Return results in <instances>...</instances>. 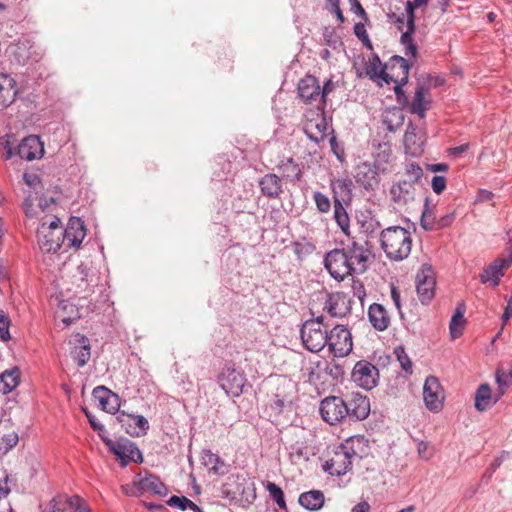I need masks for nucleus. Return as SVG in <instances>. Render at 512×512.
I'll return each mask as SVG.
<instances>
[{"mask_svg": "<svg viewBox=\"0 0 512 512\" xmlns=\"http://www.w3.org/2000/svg\"><path fill=\"white\" fill-rule=\"evenodd\" d=\"M394 353L396 355L397 360L400 363L401 368L406 372L411 374L412 373V362L407 355L405 349L401 346L396 347L394 350Z\"/></svg>", "mask_w": 512, "mask_h": 512, "instance_id": "obj_47", "label": "nucleus"}, {"mask_svg": "<svg viewBox=\"0 0 512 512\" xmlns=\"http://www.w3.org/2000/svg\"><path fill=\"white\" fill-rule=\"evenodd\" d=\"M335 89V83L329 79L324 83L323 88H320V97L322 98V101L320 105H324L326 102V97L329 95L333 90Z\"/></svg>", "mask_w": 512, "mask_h": 512, "instance_id": "obj_57", "label": "nucleus"}, {"mask_svg": "<svg viewBox=\"0 0 512 512\" xmlns=\"http://www.w3.org/2000/svg\"><path fill=\"white\" fill-rule=\"evenodd\" d=\"M218 382L227 394L239 396L242 393L246 378L233 365H226L218 377Z\"/></svg>", "mask_w": 512, "mask_h": 512, "instance_id": "obj_12", "label": "nucleus"}, {"mask_svg": "<svg viewBox=\"0 0 512 512\" xmlns=\"http://www.w3.org/2000/svg\"><path fill=\"white\" fill-rule=\"evenodd\" d=\"M368 317L371 325L378 331H384L390 324V317L385 307L378 303L370 305Z\"/></svg>", "mask_w": 512, "mask_h": 512, "instance_id": "obj_28", "label": "nucleus"}, {"mask_svg": "<svg viewBox=\"0 0 512 512\" xmlns=\"http://www.w3.org/2000/svg\"><path fill=\"white\" fill-rule=\"evenodd\" d=\"M259 185L262 194L268 198H277L282 193L281 179L275 174L265 175Z\"/></svg>", "mask_w": 512, "mask_h": 512, "instance_id": "obj_30", "label": "nucleus"}, {"mask_svg": "<svg viewBox=\"0 0 512 512\" xmlns=\"http://www.w3.org/2000/svg\"><path fill=\"white\" fill-rule=\"evenodd\" d=\"M352 290H353V295L360 300H362L363 297L366 295L364 285L359 280L352 281Z\"/></svg>", "mask_w": 512, "mask_h": 512, "instance_id": "obj_58", "label": "nucleus"}, {"mask_svg": "<svg viewBox=\"0 0 512 512\" xmlns=\"http://www.w3.org/2000/svg\"><path fill=\"white\" fill-rule=\"evenodd\" d=\"M326 371L335 379L343 375V369L338 364H330L327 366Z\"/></svg>", "mask_w": 512, "mask_h": 512, "instance_id": "obj_60", "label": "nucleus"}, {"mask_svg": "<svg viewBox=\"0 0 512 512\" xmlns=\"http://www.w3.org/2000/svg\"><path fill=\"white\" fill-rule=\"evenodd\" d=\"M417 452L418 455L425 460H429L432 457V453L429 451V446L424 441L417 444Z\"/></svg>", "mask_w": 512, "mask_h": 512, "instance_id": "obj_59", "label": "nucleus"}, {"mask_svg": "<svg viewBox=\"0 0 512 512\" xmlns=\"http://www.w3.org/2000/svg\"><path fill=\"white\" fill-rule=\"evenodd\" d=\"M346 407L348 415L357 420H364L370 412L369 399L360 393H352L351 399L346 402Z\"/></svg>", "mask_w": 512, "mask_h": 512, "instance_id": "obj_24", "label": "nucleus"}, {"mask_svg": "<svg viewBox=\"0 0 512 512\" xmlns=\"http://www.w3.org/2000/svg\"><path fill=\"white\" fill-rule=\"evenodd\" d=\"M102 439L109 450L121 460L122 466H126L130 461L142 462L141 452L132 442L128 440L115 442L103 437Z\"/></svg>", "mask_w": 512, "mask_h": 512, "instance_id": "obj_15", "label": "nucleus"}, {"mask_svg": "<svg viewBox=\"0 0 512 512\" xmlns=\"http://www.w3.org/2000/svg\"><path fill=\"white\" fill-rule=\"evenodd\" d=\"M465 310L464 302H459L449 324L450 334L453 339L460 337L463 333L466 323L464 318Z\"/></svg>", "mask_w": 512, "mask_h": 512, "instance_id": "obj_31", "label": "nucleus"}, {"mask_svg": "<svg viewBox=\"0 0 512 512\" xmlns=\"http://www.w3.org/2000/svg\"><path fill=\"white\" fill-rule=\"evenodd\" d=\"M492 405L491 389L488 384H481L475 393V408L485 411Z\"/></svg>", "mask_w": 512, "mask_h": 512, "instance_id": "obj_38", "label": "nucleus"}, {"mask_svg": "<svg viewBox=\"0 0 512 512\" xmlns=\"http://www.w3.org/2000/svg\"><path fill=\"white\" fill-rule=\"evenodd\" d=\"M85 414L88 418V421L91 425V427L94 429V430H97V431H102L104 429V426L99 423L94 416H92L89 412L85 411Z\"/></svg>", "mask_w": 512, "mask_h": 512, "instance_id": "obj_63", "label": "nucleus"}, {"mask_svg": "<svg viewBox=\"0 0 512 512\" xmlns=\"http://www.w3.org/2000/svg\"><path fill=\"white\" fill-rule=\"evenodd\" d=\"M380 242L386 256L395 261L407 258L412 249L411 233L400 226H392L382 230Z\"/></svg>", "mask_w": 512, "mask_h": 512, "instance_id": "obj_4", "label": "nucleus"}, {"mask_svg": "<svg viewBox=\"0 0 512 512\" xmlns=\"http://www.w3.org/2000/svg\"><path fill=\"white\" fill-rule=\"evenodd\" d=\"M325 308L333 317H344L350 312V298L343 292L332 293L326 301Z\"/></svg>", "mask_w": 512, "mask_h": 512, "instance_id": "obj_23", "label": "nucleus"}, {"mask_svg": "<svg viewBox=\"0 0 512 512\" xmlns=\"http://www.w3.org/2000/svg\"><path fill=\"white\" fill-rule=\"evenodd\" d=\"M23 178L25 183L33 189H37L38 186L42 187L41 180L35 173H25Z\"/></svg>", "mask_w": 512, "mask_h": 512, "instance_id": "obj_56", "label": "nucleus"}, {"mask_svg": "<svg viewBox=\"0 0 512 512\" xmlns=\"http://www.w3.org/2000/svg\"><path fill=\"white\" fill-rule=\"evenodd\" d=\"M297 91L300 99L305 104L317 103V106L320 105L322 101L320 97V84L315 76L305 75L300 79Z\"/></svg>", "mask_w": 512, "mask_h": 512, "instance_id": "obj_17", "label": "nucleus"}, {"mask_svg": "<svg viewBox=\"0 0 512 512\" xmlns=\"http://www.w3.org/2000/svg\"><path fill=\"white\" fill-rule=\"evenodd\" d=\"M423 176V170L419 164L409 163L406 165L404 181L416 184Z\"/></svg>", "mask_w": 512, "mask_h": 512, "instance_id": "obj_44", "label": "nucleus"}, {"mask_svg": "<svg viewBox=\"0 0 512 512\" xmlns=\"http://www.w3.org/2000/svg\"><path fill=\"white\" fill-rule=\"evenodd\" d=\"M327 346L335 357L347 356L353 348L350 331L343 325H336L328 334Z\"/></svg>", "mask_w": 512, "mask_h": 512, "instance_id": "obj_9", "label": "nucleus"}, {"mask_svg": "<svg viewBox=\"0 0 512 512\" xmlns=\"http://www.w3.org/2000/svg\"><path fill=\"white\" fill-rule=\"evenodd\" d=\"M270 496L275 500L280 508H285V499L282 489L273 482H268L266 486Z\"/></svg>", "mask_w": 512, "mask_h": 512, "instance_id": "obj_48", "label": "nucleus"}, {"mask_svg": "<svg viewBox=\"0 0 512 512\" xmlns=\"http://www.w3.org/2000/svg\"><path fill=\"white\" fill-rule=\"evenodd\" d=\"M379 376L378 369L366 360L358 361L352 370L351 379L359 387L366 390L374 388Z\"/></svg>", "mask_w": 512, "mask_h": 512, "instance_id": "obj_14", "label": "nucleus"}, {"mask_svg": "<svg viewBox=\"0 0 512 512\" xmlns=\"http://www.w3.org/2000/svg\"><path fill=\"white\" fill-rule=\"evenodd\" d=\"M313 198H314L315 204L317 206V209L321 213H326L330 210L331 203H330L329 198L326 195L317 191V192H314Z\"/></svg>", "mask_w": 512, "mask_h": 512, "instance_id": "obj_50", "label": "nucleus"}, {"mask_svg": "<svg viewBox=\"0 0 512 512\" xmlns=\"http://www.w3.org/2000/svg\"><path fill=\"white\" fill-rule=\"evenodd\" d=\"M454 220L455 212H448L445 215L437 218L434 230H441L443 228L449 227L454 222Z\"/></svg>", "mask_w": 512, "mask_h": 512, "instance_id": "obj_52", "label": "nucleus"}, {"mask_svg": "<svg viewBox=\"0 0 512 512\" xmlns=\"http://www.w3.org/2000/svg\"><path fill=\"white\" fill-rule=\"evenodd\" d=\"M371 255L368 235L360 232L352 237L351 244L346 248L329 251L324 258V267L335 280L343 281L353 274L364 273Z\"/></svg>", "mask_w": 512, "mask_h": 512, "instance_id": "obj_1", "label": "nucleus"}, {"mask_svg": "<svg viewBox=\"0 0 512 512\" xmlns=\"http://www.w3.org/2000/svg\"><path fill=\"white\" fill-rule=\"evenodd\" d=\"M18 155L25 160L32 161L41 158L44 154V147L38 136L24 138L18 146Z\"/></svg>", "mask_w": 512, "mask_h": 512, "instance_id": "obj_20", "label": "nucleus"}, {"mask_svg": "<svg viewBox=\"0 0 512 512\" xmlns=\"http://www.w3.org/2000/svg\"><path fill=\"white\" fill-rule=\"evenodd\" d=\"M431 186L436 194H441L446 188V179L443 176H434Z\"/></svg>", "mask_w": 512, "mask_h": 512, "instance_id": "obj_54", "label": "nucleus"}, {"mask_svg": "<svg viewBox=\"0 0 512 512\" xmlns=\"http://www.w3.org/2000/svg\"><path fill=\"white\" fill-rule=\"evenodd\" d=\"M428 0H413L406 2V31L401 35V43L405 46V55L415 58L417 56V47L413 42L412 35L415 32V14L414 10L416 7L426 5Z\"/></svg>", "mask_w": 512, "mask_h": 512, "instance_id": "obj_11", "label": "nucleus"}, {"mask_svg": "<svg viewBox=\"0 0 512 512\" xmlns=\"http://www.w3.org/2000/svg\"><path fill=\"white\" fill-rule=\"evenodd\" d=\"M354 33L359 38V40L362 38L366 39V36L368 35L365 26L362 23H356L354 25Z\"/></svg>", "mask_w": 512, "mask_h": 512, "instance_id": "obj_62", "label": "nucleus"}, {"mask_svg": "<svg viewBox=\"0 0 512 512\" xmlns=\"http://www.w3.org/2000/svg\"><path fill=\"white\" fill-rule=\"evenodd\" d=\"M422 394L425 407L430 412L439 413L442 411L445 402V391L437 377L429 376L425 379Z\"/></svg>", "mask_w": 512, "mask_h": 512, "instance_id": "obj_8", "label": "nucleus"}, {"mask_svg": "<svg viewBox=\"0 0 512 512\" xmlns=\"http://www.w3.org/2000/svg\"><path fill=\"white\" fill-rule=\"evenodd\" d=\"M68 510L72 509L74 512H90L86 502L79 496H68Z\"/></svg>", "mask_w": 512, "mask_h": 512, "instance_id": "obj_49", "label": "nucleus"}, {"mask_svg": "<svg viewBox=\"0 0 512 512\" xmlns=\"http://www.w3.org/2000/svg\"><path fill=\"white\" fill-rule=\"evenodd\" d=\"M9 326L10 321L8 316L2 309H0V337L5 341L11 338L9 333Z\"/></svg>", "mask_w": 512, "mask_h": 512, "instance_id": "obj_51", "label": "nucleus"}, {"mask_svg": "<svg viewBox=\"0 0 512 512\" xmlns=\"http://www.w3.org/2000/svg\"><path fill=\"white\" fill-rule=\"evenodd\" d=\"M278 169L284 178L292 182L299 181L301 179L302 171L298 163H296L292 158H287L286 160L281 161Z\"/></svg>", "mask_w": 512, "mask_h": 512, "instance_id": "obj_35", "label": "nucleus"}, {"mask_svg": "<svg viewBox=\"0 0 512 512\" xmlns=\"http://www.w3.org/2000/svg\"><path fill=\"white\" fill-rule=\"evenodd\" d=\"M496 382L499 386V396L501 397L505 393V388L512 384V369L506 371L498 368L496 371Z\"/></svg>", "mask_w": 512, "mask_h": 512, "instance_id": "obj_45", "label": "nucleus"}, {"mask_svg": "<svg viewBox=\"0 0 512 512\" xmlns=\"http://www.w3.org/2000/svg\"><path fill=\"white\" fill-rule=\"evenodd\" d=\"M33 196L31 194L28 195V197L25 199L23 203V208L25 211V214L28 217H36L38 215L37 209L33 206Z\"/></svg>", "mask_w": 512, "mask_h": 512, "instance_id": "obj_55", "label": "nucleus"}, {"mask_svg": "<svg viewBox=\"0 0 512 512\" xmlns=\"http://www.w3.org/2000/svg\"><path fill=\"white\" fill-rule=\"evenodd\" d=\"M0 441V451L6 453L17 445L18 435L16 432L9 430L6 433L1 434Z\"/></svg>", "mask_w": 512, "mask_h": 512, "instance_id": "obj_46", "label": "nucleus"}, {"mask_svg": "<svg viewBox=\"0 0 512 512\" xmlns=\"http://www.w3.org/2000/svg\"><path fill=\"white\" fill-rule=\"evenodd\" d=\"M120 421L126 425V432L133 437L144 436L148 429L149 423L146 418L141 415H128L122 412Z\"/></svg>", "mask_w": 512, "mask_h": 512, "instance_id": "obj_26", "label": "nucleus"}, {"mask_svg": "<svg viewBox=\"0 0 512 512\" xmlns=\"http://www.w3.org/2000/svg\"><path fill=\"white\" fill-rule=\"evenodd\" d=\"M334 218H335L337 224L339 225V227L341 228L342 232L347 237L352 239V236H351L350 230H349L348 214H347L345 208L343 207L342 203L338 199H335V202H334Z\"/></svg>", "mask_w": 512, "mask_h": 512, "instance_id": "obj_40", "label": "nucleus"}, {"mask_svg": "<svg viewBox=\"0 0 512 512\" xmlns=\"http://www.w3.org/2000/svg\"><path fill=\"white\" fill-rule=\"evenodd\" d=\"M367 441L362 436H353L343 443L333 446L327 454L324 465L325 471L331 475L341 476L346 474L356 458H361Z\"/></svg>", "mask_w": 512, "mask_h": 512, "instance_id": "obj_2", "label": "nucleus"}, {"mask_svg": "<svg viewBox=\"0 0 512 512\" xmlns=\"http://www.w3.org/2000/svg\"><path fill=\"white\" fill-rule=\"evenodd\" d=\"M351 512H370V505L366 501H362L352 508Z\"/></svg>", "mask_w": 512, "mask_h": 512, "instance_id": "obj_64", "label": "nucleus"}, {"mask_svg": "<svg viewBox=\"0 0 512 512\" xmlns=\"http://www.w3.org/2000/svg\"><path fill=\"white\" fill-rule=\"evenodd\" d=\"M76 341L79 342V346H75L72 353L78 366L83 367L90 359V346L88 339L84 336L79 337Z\"/></svg>", "mask_w": 512, "mask_h": 512, "instance_id": "obj_39", "label": "nucleus"}, {"mask_svg": "<svg viewBox=\"0 0 512 512\" xmlns=\"http://www.w3.org/2000/svg\"><path fill=\"white\" fill-rule=\"evenodd\" d=\"M383 121L387 124L388 129L393 131L403 124L404 115L400 110L393 109L391 111H386Z\"/></svg>", "mask_w": 512, "mask_h": 512, "instance_id": "obj_42", "label": "nucleus"}, {"mask_svg": "<svg viewBox=\"0 0 512 512\" xmlns=\"http://www.w3.org/2000/svg\"><path fill=\"white\" fill-rule=\"evenodd\" d=\"M386 68L387 83H395L394 91L397 99L400 100L401 96L404 97L402 86L408 81L410 65L405 58L396 55L390 58L389 62L386 64Z\"/></svg>", "mask_w": 512, "mask_h": 512, "instance_id": "obj_7", "label": "nucleus"}, {"mask_svg": "<svg viewBox=\"0 0 512 512\" xmlns=\"http://www.w3.org/2000/svg\"><path fill=\"white\" fill-rule=\"evenodd\" d=\"M67 501V495H57L47 504L43 512H65L68 510Z\"/></svg>", "mask_w": 512, "mask_h": 512, "instance_id": "obj_43", "label": "nucleus"}, {"mask_svg": "<svg viewBox=\"0 0 512 512\" xmlns=\"http://www.w3.org/2000/svg\"><path fill=\"white\" fill-rule=\"evenodd\" d=\"M430 108V101L425 99L424 88L418 87L415 91L412 103L410 105V111L413 114H417L420 118L425 117V113Z\"/></svg>", "mask_w": 512, "mask_h": 512, "instance_id": "obj_34", "label": "nucleus"}, {"mask_svg": "<svg viewBox=\"0 0 512 512\" xmlns=\"http://www.w3.org/2000/svg\"><path fill=\"white\" fill-rule=\"evenodd\" d=\"M299 503L308 510H318L324 504V495L319 490L304 492L299 496Z\"/></svg>", "mask_w": 512, "mask_h": 512, "instance_id": "obj_32", "label": "nucleus"}, {"mask_svg": "<svg viewBox=\"0 0 512 512\" xmlns=\"http://www.w3.org/2000/svg\"><path fill=\"white\" fill-rule=\"evenodd\" d=\"M355 179L365 189H373L379 183L376 165L367 162L360 163L356 167Z\"/></svg>", "mask_w": 512, "mask_h": 512, "instance_id": "obj_21", "label": "nucleus"}, {"mask_svg": "<svg viewBox=\"0 0 512 512\" xmlns=\"http://www.w3.org/2000/svg\"><path fill=\"white\" fill-rule=\"evenodd\" d=\"M134 485L139 494L152 493L155 495H165L166 487L161 480L152 474H148L144 477L138 475L134 480Z\"/></svg>", "mask_w": 512, "mask_h": 512, "instance_id": "obj_22", "label": "nucleus"}, {"mask_svg": "<svg viewBox=\"0 0 512 512\" xmlns=\"http://www.w3.org/2000/svg\"><path fill=\"white\" fill-rule=\"evenodd\" d=\"M16 95V81L10 75L0 73V110L11 105Z\"/></svg>", "mask_w": 512, "mask_h": 512, "instance_id": "obj_27", "label": "nucleus"}, {"mask_svg": "<svg viewBox=\"0 0 512 512\" xmlns=\"http://www.w3.org/2000/svg\"><path fill=\"white\" fill-rule=\"evenodd\" d=\"M86 236L84 222L78 217L69 219L66 228L63 230L61 238V247L67 249H78Z\"/></svg>", "mask_w": 512, "mask_h": 512, "instance_id": "obj_16", "label": "nucleus"}, {"mask_svg": "<svg viewBox=\"0 0 512 512\" xmlns=\"http://www.w3.org/2000/svg\"><path fill=\"white\" fill-rule=\"evenodd\" d=\"M19 370L17 368L6 370L0 375V383L2 387L0 390L4 394H8L13 391L19 384Z\"/></svg>", "mask_w": 512, "mask_h": 512, "instance_id": "obj_36", "label": "nucleus"}, {"mask_svg": "<svg viewBox=\"0 0 512 512\" xmlns=\"http://www.w3.org/2000/svg\"><path fill=\"white\" fill-rule=\"evenodd\" d=\"M415 130V127L412 124H410L404 134L403 140L406 152L411 155H417L422 151L421 142L417 137Z\"/></svg>", "mask_w": 512, "mask_h": 512, "instance_id": "obj_37", "label": "nucleus"}, {"mask_svg": "<svg viewBox=\"0 0 512 512\" xmlns=\"http://www.w3.org/2000/svg\"><path fill=\"white\" fill-rule=\"evenodd\" d=\"M512 264V251L509 252L507 257L498 258L493 261L480 275L483 283L493 282L494 286L499 284L500 277L504 275V271L507 270Z\"/></svg>", "mask_w": 512, "mask_h": 512, "instance_id": "obj_18", "label": "nucleus"}, {"mask_svg": "<svg viewBox=\"0 0 512 512\" xmlns=\"http://www.w3.org/2000/svg\"><path fill=\"white\" fill-rule=\"evenodd\" d=\"M414 192V184L404 180L394 184L390 189L393 200L398 204L407 203L409 200H412Z\"/></svg>", "mask_w": 512, "mask_h": 512, "instance_id": "obj_29", "label": "nucleus"}, {"mask_svg": "<svg viewBox=\"0 0 512 512\" xmlns=\"http://www.w3.org/2000/svg\"><path fill=\"white\" fill-rule=\"evenodd\" d=\"M92 396L93 399L98 402L99 407L108 413L114 414L120 408V399L118 395L104 386L94 388Z\"/></svg>", "mask_w": 512, "mask_h": 512, "instance_id": "obj_19", "label": "nucleus"}, {"mask_svg": "<svg viewBox=\"0 0 512 512\" xmlns=\"http://www.w3.org/2000/svg\"><path fill=\"white\" fill-rule=\"evenodd\" d=\"M365 71L367 76H369L370 79H379L381 78L385 82H388L386 79L387 74V68L386 65L382 66V63L378 56L374 55L371 57L365 64Z\"/></svg>", "mask_w": 512, "mask_h": 512, "instance_id": "obj_33", "label": "nucleus"}, {"mask_svg": "<svg viewBox=\"0 0 512 512\" xmlns=\"http://www.w3.org/2000/svg\"><path fill=\"white\" fill-rule=\"evenodd\" d=\"M328 332L323 325L322 317L307 320L301 328L302 343L313 353L320 352L327 344Z\"/></svg>", "mask_w": 512, "mask_h": 512, "instance_id": "obj_6", "label": "nucleus"}, {"mask_svg": "<svg viewBox=\"0 0 512 512\" xmlns=\"http://www.w3.org/2000/svg\"><path fill=\"white\" fill-rule=\"evenodd\" d=\"M167 504L171 507L179 508L182 511L187 510L188 506L190 505L189 499L187 497H184V496L179 497L176 495L170 497V499L167 501Z\"/></svg>", "mask_w": 512, "mask_h": 512, "instance_id": "obj_53", "label": "nucleus"}, {"mask_svg": "<svg viewBox=\"0 0 512 512\" xmlns=\"http://www.w3.org/2000/svg\"><path fill=\"white\" fill-rule=\"evenodd\" d=\"M351 9L358 17L365 20L367 19V14L358 0H354Z\"/></svg>", "mask_w": 512, "mask_h": 512, "instance_id": "obj_61", "label": "nucleus"}, {"mask_svg": "<svg viewBox=\"0 0 512 512\" xmlns=\"http://www.w3.org/2000/svg\"><path fill=\"white\" fill-rule=\"evenodd\" d=\"M298 386L285 375H275L270 380L269 400L267 407L270 416H279L285 409L290 408L297 397Z\"/></svg>", "mask_w": 512, "mask_h": 512, "instance_id": "obj_3", "label": "nucleus"}, {"mask_svg": "<svg viewBox=\"0 0 512 512\" xmlns=\"http://www.w3.org/2000/svg\"><path fill=\"white\" fill-rule=\"evenodd\" d=\"M63 228L61 221L55 215H46L41 219L37 229V243L46 253H55L61 248Z\"/></svg>", "mask_w": 512, "mask_h": 512, "instance_id": "obj_5", "label": "nucleus"}, {"mask_svg": "<svg viewBox=\"0 0 512 512\" xmlns=\"http://www.w3.org/2000/svg\"><path fill=\"white\" fill-rule=\"evenodd\" d=\"M435 273L430 266L423 265L416 275V291L422 304L429 303L435 295Z\"/></svg>", "mask_w": 512, "mask_h": 512, "instance_id": "obj_13", "label": "nucleus"}, {"mask_svg": "<svg viewBox=\"0 0 512 512\" xmlns=\"http://www.w3.org/2000/svg\"><path fill=\"white\" fill-rule=\"evenodd\" d=\"M321 417L330 425L341 423L347 416L346 402L338 396H328L320 403Z\"/></svg>", "mask_w": 512, "mask_h": 512, "instance_id": "obj_10", "label": "nucleus"}, {"mask_svg": "<svg viewBox=\"0 0 512 512\" xmlns=\"http://www.w3.org/2000/svg\"><path fill=\"white\" fill-rule=\"evenodd\" d=\"M436 220L435 206L430 205L429 199L426 198L421 215V227L426 231H433L435 229Z\"/></svg>", "mask_w": 512, "mask_h": 512, "instance_id": "obj_41", "label": "nucleus"}, {"mask_svg": "<svg viewBox=\"0 0 512 512\" xmlns=\"http://www.w3.org/2000/svg\"><path fill=\"white\" fill-rule=\"evenodd\" d=\"M327 128V121L323 114H317L315 117L307 120L304 131L309 139L320 143L326 137Z\"/></svg>", "mask_w": 512, "mask_h": 512, "instance_id": "obj_25", "label": "nucleus"}]
</instances>
